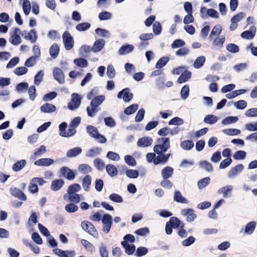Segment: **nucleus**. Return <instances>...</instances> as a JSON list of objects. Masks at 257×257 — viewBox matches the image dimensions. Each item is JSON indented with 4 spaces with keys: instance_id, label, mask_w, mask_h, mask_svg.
I'll use <instances>...</instances> for the list:
<instances>
[{
    "instance_id": "nucleus-1",
    "label": "nucleus",
    "mask_w": 257,
    "mask_h": 257,
    "mask_svg": "<svg viewBox=\"0 0 257 257\" xmlns=\"http://www.w3.org/2000/svg\"><path fill=\"white\" fill-rule=\"evenodd\" d=\"M105 96L103 95H98L93 98L90 102V106L86 108L88 115L93 117L94 114L99 111L98 107L105 100Z\"/></svg>"
},
{
    "instance_id": "nucleus-2",
    "label": "nucleus",
    "mask_w": 257,
    "mask_h": 257,
    "mask_svg": "<svg viewBox=\"0 0 257 257\" xmlns=\"http://www.w3.org/2000/svg\"><path fill=\"white\" fill-rule=\"evenodd\" d=\"M158 144L154 147L153 150L157 155H167L165 153L170 147V139L168 138H161L158 140Z\"/></svg>"
},
{
    "instance_id": "nucleus-3",
    "label": "nucleus",
    "mask_w": 257,
    "mask_h": 257,
    "mask_svg": "<svg viewBox=\"0 0 257 257\" xmlns=\"http://www.w3.org/2000/svg\"><path fill=\"white\" fill-rule=\"evenodd\" d=\"M156 154L153 153H148L146 155V159L149 163L153 162L154 165H158L159 164H165L167 162L171 156V154L169 153L167 155H159L156 156Z\"/></svg>"
},
{
    "instance_id": "nucleus-4",
    "label": "nucleus",
    "mask_w": 257,
    "mask_h": 257,
    "mask_svg": "<svg viewBox=\"0 0 257 257\" xmlns=\"http://www.w3.org/2000/svg\"><path fill=\"white\" fill-rule=\"evenodd\" d=\"M86 131L88 135L92 138L96 139L100 144H104L106 142V139L104 136L99 134L97 128L92 125H87Z\"/></svg>"
},
{
    "instance_id": "nucleus-5",
    "label": "nucleus",
    "mask_w": 257,
    "mask_h": 257,
    "mask_svg": "<svg viewBox=\"0 0 257 257\" xmlns=\"http://www.w3.org/2000/svg\"><path fill=\"white\" fill-rule=\"evenodd\" d=\"M81 226L85 231L93 236L94 238H98V233L95 227L91 223L87 221H82L81 223Z\"/></svg>"
},
{
    "instance_id": "nucleus-6",
    "label": "nucleus",
    "mask_w": 257,
    "mask_h": 257,
    "mask_svg": "<svg viewBox=\"0 0 257 257\" xmlns=\"http://www.w3.org/2000/svg\"><path fill=\"white\" fill-rule=\"evenodd\" d=\"M81 103V98L77 93H73L71 95V100L68 103V107L70 110H75L79 107Z\"/></svg>"
},
{
    "instance_id": "nucleus-7",
    "label": "nucleus",
    "mask_w": 257,
    "mask_h": 257,
    "mask_svg": "<svg viewBox=\"0 0 257 257\" xmlns=\"http://www.w3.org/2000/svg\"><path fill=\"white\" fill-rule=\"evenodd\" d=\"M112 216L108 214H105L102 219L103 231L107 233L110 231L112 224Z\"/></svg>"
},
{
    "instance_id": "nucleus-8",
    "label": "nucleus",
    "mask_w": 257,
    "mask_h": 257,
    "mask_svg": "<svg viewBox=\"0 0 257 257\" xmlns=\"http://www.w3.org/2000/svg\"><path fill=\"white\" fill-rule=\"evenodd\" d=\"M62 37L64 43L65 48L67 50L71 49L73 47L74 40L71 34L68 31H65L63 34Z\"/></svg>"
},
{
    "instance_id": "nucleus-9",
    "label": "nucleus",
    "mask_w": 257,
    "mask_h": 257,
    "mask_svg": "<svg viewBox=\"0 0 257 257\" xmlns=\"http://www.w3.org/2000/svg\"><path fill=\"white\" fill-rule=\"evenodd\" d=\"M21 35L26 40H30L31 43H35L37 40V35L35 30L32 29L30 32L23 31Z\"/></svg>"
},
{
    "instance_id": "nucleus-10",
    "label": "nucleus",
    "mask_w": 257,
    "mask_h": 257,
    "mask_svg": "<svg viewBox=\"0 0 257 257\" xmlns=\"http://www.w3.org/2000/svg\"><path fill=\"white\" fill-rule=\"evenodd\" d=\"M53 75L54 79L60 84H63L64 83V75L60 68L55 67L53 71Z\"/></svg>"
},
{
    "instance_id": "nucleus-11",
    "label": "nucleus",
    "mask_w": 257,
    "mask_h": 257,
    "mask_svg": "<svg viewBox=\"0 0 257 257\" xmlns=\"http://www.w3.org/2000/svg\"><path fill=\"white\" fill-rule=\"evenodd\" d=\"M63 198L65 201L75 203H77L80 201V196L77 193L67 192L64 195Z\"/></svg>"
},
{
    "instance_id": "nucleus-12",
    "label": "nucleus",
    "mask_w": 257,
    "mask_h": 257,
    "mask_svg": "<svg viewBox=\"0 0 257 257\" xmlns=\"http://www.w3.org/2000/svg\"><path fill=\"white\" fill-rule=\"evenodd\" d=\"M244 168V166L242 164H239L232 168L228 173V176L230 178H232L241 172Z\"/></svg>"
},
{
    "instance_id": "nucleus-13",
    "label": "nucleus",
    "mask_w": 257,
    "mask_h": 257,
    "mask_svg": "<svg viewBox=\"0 0 257 257\" xmlns=\"http://www.w3.org/2000/svg\"><path fill=\"white\" fill-rule=\"evenodd\" d=\"M54 161L50 158L40 159L34 162V164L38 166L48 167L52 165Z\"/></svg>"
},
{
    "instance_id": "nucleus-14",
    "label": "nucleus",
    "mask_w": 257,
    "mask_h": 257,
    "mask_svg": "<svg viewBox=\"0 0 257 257\" xmlns=\"http://www.w3.org/2000/svg\"><path fill=\"white\" fill-rule=\"evenodd\" d=\"M60 172L63 177L69 180H72L75 178L73 172L67 167H63L61 168Z\"/></svg>"
},
{
    "instance_id": "nucleus-15",
    "label": "nucleus",
    "mask_w": 257,
    "mask_h": 257,
    "mask_svg": "<svg viewBox=\"0 0 257 257\" xmlns=\"http://www.w3.org/2000/svg\"><path fill=\"white\" fill-rule=\"evenodd\" d=\"M53 251L59 257H74L75 255L74 251H63L59 248H55Z\"/></svg>"
},
{
    "instance_id": "nucleus-16",
    "label": "nucleus",
    "mask_w": 257,
    "mask_h": 257,
    "mask_svg": "<svg viewBox=\"0 0 257 257\" xmlns=\"http://www.w3.org/2000/svg\"><path fill=\"white\" fill-rule=\"evenodd\" d=\"M11 194L22 200H26L27 197L25 194L19 188L14 187L11 188Z\"/></svg>"
},
{
    "instance_id": "nucleus-17",
    "label": "nucleus",
    "mask_w": 257,
    "mask_h": 257,
    "mask_svg": "<svg viewBox=\"0 0 257 257\" xmlns=\"http://www.w3.org/2000/svg\"><path fill=\"white\" fill-rule=\"evenodd\" d=\"M233 189V187L232 185H227L220 188L217 191V193L219 194H222L224 198H227L230 196Z\"/></svg>"
},
{
    "instance_id": "nucleus-18",
    "label": "nucleus",
    "mask_w": 257,
    "mask_h": 257,
    "mask_svg": "<svg viewBox=\"0 0 257 257\" xmlns=\"http://www.w3.org/2000/svg\"><path fill=\"white\" fill-rule=\"evenodd\" d=\"M153 142V140L149 137H145L140 138L137 143L138 146L141 147H147L150 146Z\"/></svg>"
},
{
    "instance_id": "nucleus-19",
    "label": "nucleus",
    "mask_w": 257,
    "mask_h": 257,
    "mask_svg": "<svg viewBox=\"0 0 257 257\" xmlns=\"http://www.w3.org/2000/svg\"><path fill=\"white\" fill-rule=\"evenodd\" d=\"M134 49V46L133 45H123L118 50V53L120 55H124L131 53Z\"/></svg>"
},
{
    "instance_id": "nucleus-20",
    "label": "nucleus",
    "mask_w": 257,
    "mask_h": 257,
    "mask_svg": "<svg viewBox=\"0 0 257 257\" xmlns=\"http://www.w3.org/2000/svg\"><path fill=\"white\" fill-rule=\"evenodd\" d=\"M256 28L254 26H251L248 31H246L242 32L241 34V37L242 38L246 39H251L255 35Z\"/></svg>"
},
{
    "instance_id": "nucleus-21",
    "label": "nucleus",
    "mask_w": 257,
    "mask_h": 257,
    "mask_svg": "<svg viewBox=\"0 0 257 257\" xmlns=\"http://www.w3.org/2000/svg\"><path fill=\"white\" fill-rule=\"evenodd\" d=\"M40 110L43 112L51 113L55 111L56 107L52 104L47 103L41 106Z\"/></svg>"
},
{
    "instance_id": "nucleus-22",
    "label": "nucleus",
    "mask_w": 257,
    "mask_h": 257,
    "mask_svg": "<svg viewBox=\"0 0 257 257\" xmlns=\"http://www.w3.org/2000/svg\"><path fill=\"white\" fill-rule=\"evenodd\" d=\"M99 253L101 257H108L109 250L107 245L103 242H101L98 248Z\"/></svg>"
},
{
    "instance_id": "nucleus-23",
    "label": "nucleus",
    "mask_w": 257,
    "mask_h": 257,
    "mask_svg": "<svg viewBox=\"0 0 257 257\" xmlns=\"http://www.w3.org/2000/svg\"><path fill=\"white\" fill-rule=\"evenodd\" d=\"M64 183V181L62 179L55 180L52 182L51 189L54 191H58L63 186Z\"/></svg>"
},
{
    "instance_id": "nucleus-24",
    "label": "nucleus",
    "mask_w": 257,
    "mask_h": 257,
    "mask_svg": "<svg viewBox=\"0 0 257 257\" xmlns=\"http://www.w3.org/2000/svg\"><path fill=\"white\" fill-rule=\"evenodd\" d=\"M105 45V41L102 39H98L96 41L94 44L92 50L94 52H97L100 51L104 47Z\"/></svg>"
},
{
    "instance_id": "nucleus-25",
    "label": "nucleus",
    "mask_w": 257,
    "mask_h": 257,
    "mask_svg": "<svg viewBox=\"0 0 257 257\" xmlns=\"http://www.w3.org/2000/svg\"><path fill=\"white\" fill-rule=\"evenodd\" d=\"M82 153V149L80 147H75L68 150L66 156L68 158H72L77 156Z\"/></svg>"
},
{
    "instance_id": "nucleus-26",
    "label": "nucleus",
    "mask_w": 257,
    "mask_h": 257,
    "mask_svg": "<svg viewBox=\"0 0 257 257\" xmlns=\"http://www.w3.org/2000/svg\"><path fill=\"white\" fill-rule=\"evenodd\" d=\"M169 222L170 223L171 226L174 228L179 227L180 228H183L184 226V223L175 217H171Z\"/></svg>"
},
{
    "instance_id": "nucleus-27",
    "label": "nucleus",
    "mask_w": 257,
    "mask_h": 257,
    "mask_svg": "<svg viewBox=\"0 0 257 257\" xmlns=\"http://www.w3.org/2000/svg\"><path fill=\"white\" fill-rule=\"evenodd\" d=\"M174 200L176 202H180L182 203L187 204L189 202L188 200L185 198H184L182 195L181 192L178 191H176L175 192Z\"/></svg>"
},
{
    "instance_id": "nucleus-28",
    "label": "nucleus",
    "mask_w": 257,
    "mask_h": 257,
    "mask_svg": "<svg viewBox=\"0 0 257 257\" xmlns=\"http://www.w3.org/2000/svg\"><path fill=\"white\" fill-rule=\"evenodd\" d=\"M26 163L27 162L25 160L18 161L14 164L12 169L14 171H19L24 168Z\"/></svg>"
},
{
    "instance_id": "nucleus-29",
    "label": "nucleus",
    "mask_w": 257,
    "mask_h": 257,
    "mask_svg": "<svg viewBox=\"0 0 257 257\" xmlns=\"http://www.w3.org/2000/svg\"><path fill=\"white\" fill-rule=\"evenodd\" d=\"M173 169L171 167H166L162 170V176L164 179H167L173 174Z\"/></svg>"
},
{
    "instance_id": "nucleus-30",
    "label": "nucleus",
    "mask_w": 257,
    "mask_h": 257,
    "mask_svg": "<svg viewBox=\"0 0 257 257\" xmlns=\"http://www.w3.org/2000/svg\"><path fill=\"white\" fill-rule=\"evenodd\" d=\"M122 245L125 248V252L128 254H132L136 249V247L134 244H130L125 241L121 242Z\"/></svg>"
},
{
    "instance_id": "nucleus-31",
    "label": "nucleus",
    "mask_w": 257,
    "mask_h": 257,
    "mask_svg": "<svg viewBox=\"0 0 257 257\" xmlns=\"http://www.w3.org/2000/svg\"><path fill=\"white\" fill-rule=\"evenodd\" d=\"M225 38L223 36L216 38L213 42L212 45L216 49H219L223 46Z\"/></svg>"
},
{
    "instance_id": "nucleus-32",
    "label": "nucleus",
    "mask_w": 257,
    "mask_h": 257,
    "mask_svg": "<svg viewBox=\"0 0 257 257\" xmlns=\"http://www.w3.org/2000/svg\"><path fill=\"white\" fill-rule=\"evenodd\" d=\"M106 171L111 177H114L117 174V170L113 165L109 164L106 166Z\"/></svg>"
},
{
    "instance_id": "nucleus-33",
    "label": "nucleus",
    "mask_w": 257,
    "mask_h": 257,
    "mask_svg": "<svg viewBox=\"0 0 257 257\" xmlns=\"http://www.w3.org/2000/svg\"><path fill=\"white\" fill-rule=\"evenodd\" d=\"M238 120V118L237 116H229L223 119L221 123L223 125H228L236 122Z\"/></svg>"
},
{
    "instance_id": "nucleus-34",
    "label": "nucleus",
    "mask_w": 257,
    "mask_h": 257,
    "mask_svg": "<svg viewBox=\"0 0 257 257\" xmlns=\"http://www.w3.org/2000/svg\"><path fill=\"white\" fill-rule=\"evenodd\" d=\"M81 242L82 245L87 251H90L91 253L94 251V246L89 241L85 239H82Z\"/></svg>"
},
{
    "instance_id": "nucleus-35",
    "label": "nucleus",
    "mask_w": 257,
    "mask_h": 257,
    "mask_svg": "<svg viewBox=\"0 0 257 257\" xmlns=\"http://www.w3.org/2000/svg\"><path fill=\"white\" fill-rule=\"evenodd\" d=\"M101 152V148L96 147L88 150L86 153V156L87 157H93L94 156L99 155Z\"/></svg>"
},
{
    "instance_id": "nucleus-36",
    "label": "nucleus",
    "mask_w": 257,
    "mask_h": 257,
    "mask_svg": "<svg viewBox=\"0 0 257 257\" xmlns=\"http://www.w3.org/2000/svg\"><path fill=\"white\" fill-rule=\"evenodd\" d=\"M191 76V73L189 71H185L178 79V82L182 83L187 81Z\"/></svg>"
},
{
    "instance_id": "nucleus-37",
    "label": "nucleus",
    "mask_w": 257,
    "mask_h": 257,
    "mask_svg": "<svg viewBox=\"0 0 257 257\" xmlns=\"http://www.w3.org/2000/svg\"><path fill=\"white\" fill-rule=\"evenodd\" d=\"M91 177L89 175H86L82 180V186L84 189L88 191L89 190V186L91 184Z\"/></svg>"
},
{
    "instance_id": "nucleus-38",
    "label": "nucleus",
    "mask_w": 257,
    "mask_h": 257,
    "mask_svg": "<svg viewBox=\"0 0 257 257\" xmlns=\"http://www.w3.org/2000/svg\"><path fill=\"white\" fill-rule=\"evenodd\" d=\"M50 54L53 58H56L59 51V48L57 44H54L52 45L49 50Z\"/></svg>"
},
{
    "instance_id": "nucleus-39",
    "label": "nucleus",
    "mask_w": 257,
    "mask_h": 257,
    "mask_svg": "<svg viewBox=\"0 0 257 257\" xmlns=\"http://www.w3.org/2000/svg\"><path fill=\"white\" fill-rule=\"evenodd\" d=\"M205 57L204 56H200L198 57L193 64V66L195 68L199 69L201 68L205 62Z\"/></svg>"
},
{
    "instance_id": "nucleus-40",
    "label": "nucleus",
    "mask_w": 257,
    "mask_h": 257,
    "mask_svg": "<svg viewBox=\"0 0 257 257\" xmlns=\"http://www.w3.org/2000/svg\"><path fill=\"white\" fill-rule=\"evenodd\" d=\"M217 117L212 114H208L206 115L204 119V122L210 124H214L217 121Z\"/></svg>"
},
{
    "instance_id": "nucleus-41",
    "label": "nucleus",
    "mask_w": 257,
    "mask_h": 257,
    "mask_svg": "<svg viewBox=\"0 0 257 257\" xmlns=\"http://www.w3.org/2000/svg\"><path fill=\"white\" fill-rule=\"evenodd\" d=\"M11 43L14 45H18L22 42V39L19 34H13L9 39Z\"/></svg>"
},
{
    "instance_id": "nucleus-42",
    "label": "nucleus",
    "mask_w": 257,
    "mask_h": 257,
    "mask_svg": "<svg viewBox=\"0 0 257 257\" xmlns=\"http://www.w3.org/2000/svg\"><path fill=\"white\" fill-rule=\"evenodd\" d=\"M256 226V222L251 221L248 223L245 227V232L247 234H250L254 231Z\"/></svg>"
},
{
    "instance_id": "nucleus-43",
    "label": "nucleus",
    "mask_w": 257,
    "mask_h": 257,
    "mask_svg": "<svg viewBox=\"0 0 257 257\" xmlns=\"http://www.w3.org/2000/svg\"><path fill=\"white\" fill-rule=\"evenodd\" d=\"M74 63L77 66L81 68H85L87 66V61L83 58H77L74 60Z\"/></svg>"
},
{
    "instance_id": "nucleus-44",
    "label": "nucleus",
    "mask_w": 257,
    "mask_h": 257,
    "mask_svg": "<svg viewBox=\"0 0 257 257\" xmlns=\"http://www.w3.org/2000/svg\"><path fill=\"white\" fill-rule=\"evenodd\" d=\"M200 166L201 168L205 169L207 172H212L213 169L212 164L206 161H201Z\"/></svg>"
},
{
    "instance_id": "nucleus-45",
    "label": "nucleus",
    "mask_w": 257,
    "mask_h": 257,
    "mask_svg": "<svg viewBox=\"0 0 257 257\" xmlns=\"http://www.w3.org/2000/svg\"><path fill=\"white\" fill-rule=\"evenodd\" d=\"M75 203L72 202L67 204L65 206V210L66 212L69 213H73L77 211L78 209V207L74 204Z\"/></svg>"
},
{
    "instance_id": "nucleus-46",
    "label": "nucleus",
    "mask_w": 257,
    "mask_h": 257,
    "mask_svg": "<svg viewBox=\"0 0 257 257\" xmlns=\"http://www.w3.org/2000/svg\"><path fill=\"white\" fill-rule=\"evenodd\" d=\"M95 31L96 34H97L99 36L105 38H109L110 37V33L107 30L101 28H97Z\"/></svg>"
},
{
    "instance_id": "nucleus-47",
    "label": "nucleus",
    "mask_w": 257,
    "mask_h": 257,
    "mask_svg": "<svg viewBox=\"0 0 257 257\" xmlns=\"http://www.w3.org/2000/svg\"><path fill=\"white\" fill-rule=\"evenodd\" d=\"M31 9L30 2L29 0H24L23 3V10L26 15L30 14Z\"/></svg>"
},
{
    "instance_id": "nucleus-48",
    "label": "nucleus",
    "mask_w": 257,
    "mask_h": 257,
    "mask_svg": "<svg viewBox=\"0 0 257 257\" xmlns=\"http://www.w3.org/2000/svg\"><path fill=\"white\" fill-rule=\"evenodd\" d=\"M222 31V28L220 25H216L213 28L211 34L209 35V38L212 39L213 36H217L220 34Z\"/></svg>"
},
{
    "instance_id": "nucleus-49",
    "label": "nucleus",
    "mask_w": 257,
    "mask_h": 257,
    "mask_svg": "<svg viewBox=\"0 0 257 257\" xmlns=\"http://www.w3.org/2000/svg\"><path fill=\"white\" fill-rule=\"evenodd\" d=\"M210 178L205 177L200 180L198 182V186L199 189H202L207 186L210 183Z\"/></svg>"
},
{
    "instance_id": "nucleus-50",
    "label": "nucleus",
    "mask_w": 257,
    "mask_h": 257,
    "mask_svg": "<svg viewBox=\"0 0 257 257\" xmlns=\"http://www.w3.org/2000/svg\"><path fill=\"white\" fill-rule=\"evenodd\" d=\"M185 42L181 39H177L173 41L171 45V47L173 49L179 48L183 47L185 45Z\"/></svg>"
},
{
    "instance_id": "nucleus-51",
    "label": "nucleus",
    "mask_w": 257,
    "mask_h": 257,
    "mask_svg": "<svg viewBox=\"0 0 257 257\" xmlns=\"http://www.w3.org/2000/svg\"><path fill=\"white\" fill-rule=\"evenodd\" d=\"M169 60V58L168 57H164L160 58L156 64V68H162L168 63Z\"/></svg>"
},
{
    "instance_id": "nucleus-52",
    "label": "nucleus",
    "mask_w": 257,
    "mask_h": 257,
    "mask_svg": "<svg viewBox=\"0 0 257 257\" xmlns=\"http://www.w3.org/2000/svg\"><path fill=\"white\" fill-rule=\"evenodd\" d=\"M78 170L83 174H86L90 172L92 168L87 164H82L78 167Z\"/></svg>"
},
{
    "instance_id": "nucleus-53",
    "label": "nucleus",
    "mask_w": 257,
    "mask_h": 257,
    "mask_svg": "<svg viewBox=\"0 0 257 257\" xmlns=\"http://www.w3.org/2000/svg\"><path fill=\"white\" fill-rule=\"evenodd\" d=\"M246 152L244 151H238L234 153L233 158L235 160H243L246 157Z\"/></svg>"
},
{
    "instance_id": "nucleus-54",
    "label": "nucleus",
    "mask_w": 257,
    "mask_h": 257,
    "mask_svg": "<svg viewBox=\"0 0 257 257\" xmlns=\"http://www.w3.org/2000/svg\"><path fill=\"white\" fill-rule=\"evenodd\" d=\"M139 108V106L138 104H132L127 107H126L124 112L126 114H131L134 113Z\"/></svg>"
},
{
    "instance_id": "nucleus-55",
    "label": "nucleus",
    "mask_w": 257,
    "mask_h": 257,
    "mask_svg": "<svg viewBox=\"0 0 257 257\" xmlns=\"http://www.w3.org/2000/svg\"><path fill=\"white\" fill-rule=\"evenodd\" d=\"M44 75V73L42 70H40L37 75H36L34 78V83L36 85H39L40 84L43 79Z\"/></svg>"
},
{
    "instance_id": "nucleus-56",
    "label": "nucleus",
    "mask_w": 257,
    "mask_h": 257,
    "mask_svg": "<svg viewBox=\"0 0 257 257\" xmlns=\"http://www.w3.org/2000/svg\"><path fill=\"white\" fill-rule=\"evenodd\" d=\"M194 146V143L192 141L187 140L183 142L181 144V148L184 150H190Z\"/></svg>"
},
{
    "instance_id": "nucleus-57",
    "label": "nucleus",
    "mask_w": 257,
    "mask_h": 257,
    "mask_svg": "<svg viewBox=\"0 0 257 257\" xmlns=\"http://www.w3.org/2000/svg\"><path fill=\"white\" fill-rule=\"evenodd\" d=\"M222 132L228 136H233L239 134L240 133V131L236 128H229L223 130Z\"/></svg>"
},
{
    "instance_id": "nucleus-58",
    "label": "nucleus",
    "mask_w": 257,
    "mask_h": 257,
    "mask_svg": "<svg viewBox=\"0 0 257 257\" xmlns=\"http://www.w3.org/2000/svg\"><path fill=\"white\" fill-rule=\"evenodd\" d=\"M125 162L129 166H135L136 165V161L134 157L130 155H126L124 157Z\"/></svg>"
},
{
    "instance_id": "nucleus-59",
    "label": "nucleus",
    "mask_w": 257,
    "mask_h": 257,
    "mask_svg": "<svg viewBox=\"0 0 257 257\" xmlns=\"http://www.w3.org/2000/svg\"><path fill=\"white\" fill-rule=\"evenodd\" d=\"M28 69L26 67H19L16 68L14 71V72L15 74H16L17 75L21 76L23 75L28 72Z\"/></svg>"
},
{
    "instance_id": "nucleus-60",
    "label": "nucleus",
    "mask_w": 257,
    "mask_h": 257,
    "mask_svg": "<svg viewBox=\"0 0 257 257\" xmlns=\"http://www.w3.org/2000/svg\"><path fill=\"white\" fill-rule=\"evenodd\" d=\"M90 27V24L88 23H82L78 24L76 29L78 31H84L88 29Z\"/></svg>"
},
{
    "instance_id": "nucleus-61",
    "label": "nucleus",
    "mask_w": 257,
    "mask_h": 257,
    "mask_svg": "<svg viewBox=\"0 0 257 257\" xmlns=\"http://www.w3.org/2000/svg\"><path fill=\"white\" fill-rule=\"evenodd\" d=\"M189 88L188 85H184L181 90V97L183 100H185L189 95Z\"/></svg>"
},
{
    "instance_id": "nucleus-62",
    "label": "nucleus",
    "mask_w": 257,
    "mask_h": 257,
    "mask_svg": "<svg viewBox=\"0 0 257 257\" xmlns=\"http://www.w3.org/2000/svg\"><path fill=\"white\" fill-rule=\"evenodd\" d=\"M126 175L130 178H137L139 176V172L136 170L129 169L125 172Z\"/></svg>"
},
{
    "instance_id": "nucleus-63",
    "label": "nucleus",
    "mask_w": 257,
    "mask_h": 257,
    "mask_svg": "<svg viewBox=\"0 0 257 257\" xmlns=\"http://www.w3.org/2000/svg\"><path fill=\"white\" fill-rule=\"evenodd\" d=\"M184 123L183 120L178 117H175L170 120L169 125H180Z\"/></svg>"
},
{
    "instance_id": "nucleus-64",
    "label": "nucleus",
    "mask_w": 257,
    "mask_h": 257,
    "mask_svg": "<svg viewBox=\"0 0 257 257\" xmlns=\"http://www.w3.org/2000/svg\"><path fill=\"white\" fill-rule=\"evenodd\" d=\"M189 50L186 47H182L177 50L175 52L176 55L178 56H184L188 55Z\"/></svg>"
}]
</instances>
